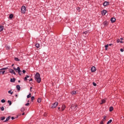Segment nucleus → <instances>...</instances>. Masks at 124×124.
Returning a JSON list of instances; mask_svg holds the SVG:
<instances>
[{
    "label": "nucleus",
    "mask_w": 124,
    "mask_h": 124,
    "mask_svg": "<svg viewBox=\"0 0 124 124\" xmlns=\"http://www.w3.org/2000/svg\"><path fill=\"white\" fill-rule=\"evenodd\" d=\"M35 80L37 81V83H40L41 82V78H40V74L37 73L35 75Z\"/></svg>",
    "instance_id": "f257e3e1"
},
{
    "label": "nucleus",
    "mask_w": 124,
    "mask_h": 124,
    "mask_svg": "<svg viewBox=\"0 0 124 124\" xmlns=\"http://www.w3.org/2000/svg\"><path fill=\"white\" fill-rule=\"evenodd\" d=\"M77 108H78L77 105H72L71 107L72 111H76V110H77Z\"/></svg>",
    "instance_id": "f03ea898"
},
{
    "label": "nucleus",
    "mask_w": 124,
    "mask_h": 124,
    "mask_svg": "<svg viewBox=\"0 0 124 124\" xmlns=\"http://www.w3.org/2000/svg\"><path fill=\"white\" fill-rule=\"evenodd\" d=\"M26 11H27V9L26 8V7L25 6H23L21 7V13H23L24 14L26 13Z\"/></svg>",
    "instance_id": "7ed1b4c3"
},
{
    "label": "nucleus",
    "mask_w": 124,
    "mask_h": 124,
    "mask_svg": "<svg viewBox=\"0 0 124 124\" xmlns=\"http://www.w3.org/2000/svg\"><path fill=\"white\" fill-rule=\"evenodd\" d=\"M58 104H59V103H58V102H56L55 103H54L52 106V108L53 109H54V108H56L57 107V106H58Z\"/></svg>",
    "instance_id": "20e7f679"
},
{
    "label": "nucleus",
    "mask_w": 124,
    "mask_h": 124,
    "mask_svg": "<svg viewBox=\"0 0 124 124\" xmlns=\"http://www.w3.org/2000/svg\"><path fill=\"white\" fill-rule=\"evenodd\" d=\"M9 71L10 73H11L12 74H14V75H16V73L14 71V70L12 69H10L9 70Z\"/></svg>",
    "instance_id": "39448f33"
},
{
    "label": "nucleus",
    "mask_w": 124,
    "mask_h": 124,
    "mask_svg": "<svg viewBox=\"0 0 124 124\" xmlns=\"http://www.w3.org/2000/svg\"><path fill=\"white\" fill-rule=\"evenodd\" d=\"M91 71L92 72H95V71H96V68L94 66H93L91 68Z\"/></svg>",
    "instance_id": "423d86ee"
},
{
    "label": "nucleus",
    "mask_w": 124,
    "mask_h": 124,
    "mask_svg": "<svg viewBox=\"0 0 124 124\" xmlns=\"http://www.w3.org/2000/svg\"><path fill=\"white\" fill-rule=\"evenodd\" d=\"M110 21H111V23H114V22L116 21V18L115 17H112L110 19Z\"/></svg>",
    "instance_id": "0eeeda50"
},
{
    "label": "nucleus",
    "mask_w": 124,
    "mask_h": 124,
    "mask_svg": "<svg viewBox=\"0 0 124 124\" xmlns=\"http://www.w3.org/2000/svg\"><path fill=\"white\" fill-rule=\"evenodd\" d=\"M17 71H18V73L19 75H21V72H22V71H21V70L19 67H17Z\"/></svg>",
    "instance_id": "6e6552de"
},
{
    "label": "nucleus",
    "mask_w": 124,
    "mask_h": 124,
    "mask_svg": "<svg viewBox=\"0 0 124 124\" xmlns=\"http://www.w3.org/2000/svg\"><path fill=\"white\" fill-rule=\"evenodd\" d=\"M109 2L105 1L103 5L104 6H107V5H109Z\"/></svg>",
    "instance_id": "1a4fd4ad"
},
{
    "label": "nucleus",
    "mask_w": 124,
    "mask_h": 124,
    "mask_svg": "<svg viewBox=\"0 0 124 124\" xmlns=\"http://www.w3.org/2000/svg\"><path fill=\"white\" fill-rule=\"evenodd\" d=\"M10 118H11V117L10 116H9L8 117H7L5 121H4V123H6V122H8V121L10 120Z\"/></svg>",
    "instance_id": "9d476101"
},
{
    "label": "nucleus",
    "mask_w": 124,
    "mask_h": 124,
    "mask_svg": "<svg viewBox=\"0 0 124 124\" xmlns=\"http://www.w3.org/2000/svg\"><path fill=\"white\" fill-rule=\"evenodd\" d=\"M107 13V12L106 11V10L102 11V12H101L102 15L103 16L105 15Z\"/></svg>",
    "instance_id": "9b49d317"
},
{
    "label": "nucleus",
    "mask_w": 124,
    "mask_h": 124,
    "mask_svg": "<svg viewBox=\"0 0 124 124\" xmlns=\"http://www.w3.org/2000/svg\"><path fill=\"white\" fill-rule=\"evenodd\" d=\"M103 25L104 26H108V21H105L103 22Z\"/></svg>",
    "instance_id": "f8f14e48"
},
{
    "label": "nucleus",
    "mask_w": 124,
    "mask_h": 124,
    "mask_svg": "<svg viewBox=\"0 0 124 124\" xmlns=\"http://www.w3.org/2000/svg\"><path fill=\"white\" fill-rule=\"evenodd\" d=\"M64 109H65V106L64 105H62V111H63V110H64Z\"/></svg>",
    "instance_id": "ddd939ff"
},
{
    "label": "nucleus",
    "mask_w": 124,
    "mask_h": 124,
    "mask_svg": "<svg viewBox=\"0 0 124 124\" xmlns=\"http://www.w3.org/2000/svg\"><path fill=\"white\" fill-rule=\"evenodd\" d=\"M16 89H17V91H20V90H21V87H20V85H17Z\"/></svg>",
    "instance_id": "4468645a"
},
{
    "label": "nucleus",
    "mask_w": 124,
    "mask_h": 124,
    "mask_svg": "<svg viewBox=\"0 0 124 124\" xmlns=\"http://www.w3.org/2000/svg\"><path fill=\"white\" fill-rule=\"evenodd\" d=\"M3 31V26H0V31Z\"/></svg>",
    "instance_id": "2eb2a0df"
},
{
    "label": "nucleus",
    "mask_w": 124,
    "mask_h": 124,
    "mask_svg": "<svg viewBox=\"0 0 124 124\" xmlns=\"http://www.w3.org/2000/svg\"><path fill=\"white\" fill-rule=\"evenodd\" d=\"M10 82H15V78H11Z\"/></svg>",
    "instance_id": "dca6fc26"
},
{
    "label": "nucleus",
    "mask_w": 124,
    "mask_h": 124,
    "mask_svg": "<svg viewBox=\"0 0 124 124\" xmlns=\"http://www.w3.org/2000/svg\"><path fill=\"white\" fill-rule=\"evenodd\" d=\"M106 102V101L104 99L102 100V102L100 103V104H103V103H105Z\"/></svg>",
    "instance_id": "f3484780"
},
{
    "label": "nucleus",
    "mask_w": 124,
    "mask_h": 124,
    "mask_svg": "<svg viewBox=\"0 0 124 124\" xmlns=\"http://www.w3.org/2000/svg\"><path fill=\"white\" fill-rule=\"evenodd\" d=\"M35 46H36V48H39V47H40L39 44H36Z\"/></svg>",
    "instance_id": "a211bd4d"
},
{
    "label": "nucleus",
    "mask_w": 124,
    "mask_h": 124,
    "mask_svg": "<svg viewBox=\"0 0 124 124\" xmlns=\"http://www.w3.org/2000/svg\"><path fill=\"white\" fill-rule=\"evenodd\" d=\"M37 102H38V103H40V102H41V98H38Z\"/></svg>",
    "instance_id": "6ab92c4d"
},
{
    "label": "nucleus",
    "mask_w": 124,
    "mask_h": 124,
    "mask_svg": "<svg viewBox=\"0 0 124 124\" xmlns=\"http://www.w3.org/2000/svg\"><path fill=\"white\" fill-rule=\"evenodd\" d=\"M84 34H85V35H87V34H89V31H86L83 32Z\"/></svg>",
    "instance_id": "aec40b11"
},
{
    "label": "nucleus",
    "mask_w": 124,
    "mask_h": 124,
    "mask_svg": "<svg viewBox=\"0 0 124 124\" xmlns=\"http://www.w3.org/2000/svg\"><path fill=\"white\" fill-rule=\"evenodd\" d=\"M6 69H8V67L3 68L2 69H0V70H6Z\"/></svg>",
    "instance_id": "412c9836"
},
{
    "label": "nucleus",
    "mask_w": 124,
    "mask_h": 124,
    "mask_svg": "<svg viewBox=\"0 0 124 124\" xmlns=\"http://www.w3.org/2000/svg\"><path fill=\"white\" fill-rule=\"evenodd\" d=\"M76 93H77V92L75 91H74L71 92L72 94H76Z\"/></svg>",
    "instance_id": "4be33fe9"
},
{
    "label": "nucleus",
    "mask_w": 124,
    "mask_h": 124,
    "mask_svg": "<svg viewBox=\"0 0 124 124\" xmlns=\"http://www.w3.org/2000/svg\"><path fill=\"white\" fill-rule=\"evenodd\" d=\"M12 92V90H10L8 91V93H10V94H13V92Z\"/></svg>",
    "instance_id": "5701e85b"
},
{
    "label": "nucleus",
    "mask_w": 124,
    "mask_h": 124,
    "mask_svg": "<svg viewBox=\"0 0 124 124\" xmlns=\"http://www.w3.org/2000/svg\"><path fill=\"white\" fill-rule=\"evenodd\" d=\"M9 18H10V19H12V18H13V15L11 14V15L9 16Z\"/></svg>",
    "instance_id": "b1692460"
},
{
    "label": "nucleus",
    "mask_w": 124,
    "mask_h": 124,
    "mask_svg": "<svg viewBox=\"0 0 124 124\" xmlns=\"http://www.w3.org/2000/svg\"><path fill=\"white\" fill-rule=\"evenodd\" d=\"M20 111L21 112H24L25 111V108H22L20 109Z\"/></svg>",
    "instance_id": "393cba45"
},
{
    "label": "nucleus",
    "mask_w": 124,
    "mask_h": 124,
    "mask_svg": "<svg viewBox=\"0 0 124 124\" xmlns=\"http://www.w3.org/2000/svg\"><path fill=\"white\" fill-rule=\"evenodd\" d=\"M8 103H9V105H11L12 104V102H11V101H8Z\"/></svg>",
    "instance_id": "a878e982"
},
{
    "label": "nucleus",
    "mask_w": 124,
    "mask_h": 124,
    "mask_svg": "<svg viewBox=\"0 0 124 124\" xmlns=\"http://www.w3.org/2000/svg\"><path fill=\"white\" fill-rule=\"evenodd\" d=\"M112 123V119H110L109 121H108L107 123V124H111Z\"/></svg>",
    "instance_id": "bb28decb"
},
{
    "label": "nucleus",
    "mask_w": 124,
    "mask_h": 124,
    "mask_svg": "<svg viewBox=\"0 0 124 124\" xmlns=\"http://www.w3.org/2000/svg\"><path fill=\"white\" fill-rule=\"evenodd\" d=\"M15 61H16V62H18L19 61H20V60H19V59L18 58H15Z\"/></svg>",
    "instance_id": "cd10ccee"
},
{
    "label": "nucleus",
    "mask_w": 124,
    "mask_h": 124,
    "mask_svg": "<svg viewBox=\"0 0 124 124\" xmlns=\"http://www.w3.org/2000/svg\"><path fill=\"white\" fill-rule=\"evenodd\" d=\"M109 111L110 112H112V111H113V107H111L109 108Z\"/></svg>",
    "instance_id": "c85d7f7f"
},
{
    "label": "nucleus",
    "mask_w": 124,
    "mask_h": 124,
    "mask_svg": "<svg viewBox=\"0 0 124 124\" xmlns=\"http://www.w3.org/2000/svg\"><path fill=\"white\" fill-rule=\"evenodd\" d=\"M1 121H4V120H5V117H1L0 118Z\"/></svg>",
    "instance_id": "c756f323"
},
{
    "label": "nucleus",
    "mask_w": 124,
    "mask_h": 124,
    "mask_svg": "<svg viewBox=\"0 0 124 124\" xmlns=\"http://www.w3.org/2000/svg\"><path fill=\"white\" fill-rule=\"evenodd\" d=\"M31 96V94L30 93L28 96H27V98H30Z\"/></svg>",
    "instance_id": "7c9ffc66"
},
{
    "label": "nucleus",
    "mask_w": 124,
    "mask_h": 124,
    "mask_svg": "<svg viewBox=\"0 0 124 124\" xmlns=\"http://www.w3.org/2000/svg\"><path fill=\"white\" fill-rule=\"evenodd\" d=\"M104 121H106V116H104V118L103 119V122H104Z\"/></svg>",
    "instance_id": "2f4dec72"
},
{
    "label": "nucleus",
    "mask_w": 124,
    "mask_h": 124,
    "mask_svg": "<svg viewBox=\"0 0 124 124\" xmlns=\"http://www.w3.org/2000/svg\"><path fill=\"white\" fill-rule=\"evenodd\" d=\"M31 101H33L34 100V96H32L31 98Z\"/></svg>",
    "instance_id": "473e14b6"
},
{
    "label": "nucleus",
    "mask_w": 124,
    "mask_h": 124,
    "mask_svg": "<svg viewBox=\"0 0 124 124\" xmlns=\"http://www.w3.org/2000/svg\"><path fill=\"white\" fill-rule=\"evenodd\" d=\"M1 102H2V103H4L5 102V100L4 99H2L1 100Z\"/></svg>",
    "instance_id": "72a5a7b5"
},
{
    "label": "nucleus",
    "mask_w": 124,
    "mask_h": 124,
    "mask_svg": "<svg viewBox=\"0 0 124 124\" xmlns=\"http://www.w3.org/2000/svg\"><path fill=\"white\" fill-rule=\"evenodd\" d=\"M1 111H4V108L3 107L0 108Z\"/></svg>",
    "instance_id": "f704fd0d"
},
{
    "label": "nucleus",
    "mask_w": 124,
    "mask_h": 124,
    "mask_svg": "<svg viewBox=\"0 0 124 124\" xmlns=\"http://www.w3.org/2000/svg\"><path fill=\"white\" fill-rule=\"evenodd\" d=\"M0 72H1V74H2V75H3V74H4V73H5V72L4 71H0Z\"/></svg>",
    "instance_id": "c9c22d12"
},
{
    "label": "nucleus",
    "mask_w": 124,
    "mask_h": 124,
    "mask_svg": "<svg viewBox=\"0 0 124 124\" xmlns=\"http://www.w3.org/2000/svg\"><path fill=\"white\" fill-rule=\"evenodd\" d=\"M77 9L78 11L80 12V7H77Z\"/></svg>",
    "instance_id": "e433bc0d"
},
{
    "label": "nucleus",
    "mask_w": 124,
    "mask_h": 124,
    "mask_svg": "<svg viewBox=\"0 0 124 124\" xmlns=\"http://www.w3.org/2000/svg\"><path fill=\"white\" fill-rule=\"evenodd\" d=\"M93 85L94 87H96V83H95V82H93Z\"/></svg>",
    "instance_id": "4c0bfd02"
},
{
    "label": "nucleus",
    "mask_w": 124,
    "mask_h": 124,
    "mask_svg": "<svg viewBox=\"0 0 124 124\" xmlns=\"http://www.w3.org/2000/svg\"><path fill=\"white\" fill-rule=\"evenodd\" d=\"M29 105H30V103H27L25 104V106H29Z\"/></svg>",
    "instance_id": "58836bf2"
},
{
    "label": "nucleus",
    "mask_w": 124,
    "mask_h": 124,
    "mask_svg": "<svg viewBox=\"0 0 124 124\" xmlns=\"http://www.w3.org/2000/svg\"><path fill=\"white\" fill-rule=\"evenodd\" d=\"M28 80V78H27L26 77L25 78H24V81H27Z\"/></svg>",
    "instance_id": "ea45409f"
},
{
    "label": "nucleus",
    "mask_w": 124,
    "mask_h": 124,
    "mask_svg": "<svg viewBox=\"0 0 124 124\" xmlns=\"http://www.w3.org/2000/svg\"><path fill=\"white\" fill-rule=\"evenodd\" d=\"M14 70H15L16 71H17V70H18V68H15V67H14Z\"/></svg>",
    "instance_id": "a19ab883"
},
{
    "label": "nucleus",
    "mask_w": 124,
    "mask_h": 124,
    "mask_svg": "<svg viewBox=\"0 0 124 124\" xmlns=\"http://www.w3.org/2000/svg\"><path fill=\"white\" fill-rule=\"evenodd\" d=\"M105 48H107L108 47H109V45H107L105 46Z\"/></svg>",
    "instance_id": "79ce46f5"
},
{
    "label": "nucleus",
    "mask_w": 124,
    "mask_h": 124,
    "mask_svg": "<svg viewBox=\"0 0 124 124\" xmlns=\"http://www.w3.org/2000/svg\"><path fill=\"white\" fill-rule=\"evenodd\" d=\"M120 51H121V52H124V49L121 48Z\"/></svg>",
    "instance_id": "37998d69"
},
{
    "label": "nucleus",
    "mask_w": 124,
    "mask_h": 124,
    "mask_svg": "<svg viewBox=\"0 0 124 124\" xmlns=\"http://www.w3.org/2000/svg\"><path fill=\"white\" fill-rule=\"evenodd\" d=\"M22 72H23V73H24V74L26 73V70H23L22 71Z\"/></svg>",
    "instance_id": "c03bdc74"
},
{
    "label": "nucleus",
    "mask_w": 124,
    "mask_h": 124,
    "mask_svg": "<svg viewBox=\"0 0 124 124\" xmlns=\"http://www.w3.org/2000/svg\"><path fill=\"white\" fill-rule=\"evenodd\" d=\"M120 39H118V40H117V43H119V42H120Z\"/></svg>",
    "instance_id": "a18cd8bd"
},
{
    "label": "nucleus",
    "mask_w": 124,
    "mask_h": 124,
    "mask_svg": "<svg viewBox=\"0 0 124 124\" xmlns=\"http://www.w3.org/2000/svg\"><path fill=\"white\" fill-rule=\"evenodd\" d=\"M11 119H12V120H14L15 119V118H14V117H12Z\"/></svg>",
    "instance_id": "49530a36"
},
{
    "label": "nucleus",
    "mask_w": 124,
    "mask_h": 124,
    "mask_svg": "<svg viewBox=\"0 0 124 124\" xmlns=\"http://www.w3.org/2000/svg\"><path fill=\"white\" fill-rule=\"evenodd\" d=\"M100 124H104L103 123V121H101V123H100Z\"/></svg>",
    "instance_id": "de8ad7c7"
},
{
    "label": "nucleus",
    "mask_w": 124,
    "mask_h": 124,
    "mask_svg": "<svg viewBox=\"0 0 124 124\" xmlns=\"http://www.w3.org/2000/svg\"><path fill=\"white\" fill-rule=\"evenodd\" d=\"M26 77L27 78H30V76H28V75L26 76Z\"/></svg>",
    "instance_id": "09e8293b"
},
{
    "label": "nucleus",
    "mask_w": 124,
    "mask_h": 124,
    "mask_svg": "<svg viewBox=\"0 0 124 124\" xmlns=\"http://www.w3.org/2000/svg\"><path fill=\"white\" fill-rule=\"evenodd\" d=\"M31 89H32V87H31L30 88V91H31Z\"/></svg>",
    "instance_id": "8fccbe9b"
},
{
    "label": "nucleus",
    "mask_w": 124,
    "mask_h": 124,
    "mask_svg": "<svg viewBox=\"0 0 124 124\" xmlns=\"http://www.w3.org/2000/svg\"><path fill=\"white\" fill-rule=\"evenodd\" d=\"M112 45H113V44H110L109 45V46H112Z\"/></svg>",
    "instance_id": "3c124183"
},
{
    "label": "nucleus",
    "mask_w": 124,
    "mask_h": 124,
    "mask_svg": "<svg viewBox=\"0 0 124 124\" xmlns=\"http://www.w3.org/2000/svg\"><path fill=\"white\" fill-rule=\"evenodd\" d=\"M120 42L121 43H124V42H123L122 41H120Z\"/></svg>",
    "instance_id": "603ef678"
},
{
    "label": "nucleus",
    "mask_w": 124,
    "mask_h": 124,
    "mask_svg": "<svg viewBox=\"0 0 124 124\" xmlns=\"http://www.w3.org/2000/svg\"><path fill=\"white\" fill-rule=\"evenodd\" d=\"M29 81H32V78H31V79H30V80H29Z\"/></svg>",
    "instance_id": "864d4df0"
},
{
    "label": "nucleus",
    "mask_w": 124,
    "mask_h": 124,
    "mask_svg": "<svg viewBox=\"0 0 124 124\" xmlns=\"http://www.w3.org/2000/svg\"><path fill=\"white\" fill-rule=\"evenodd\" d=\"M7 49H10V47H9V46L7 47Z\"/></svg>",
    "instance_id": "5fc2aeb1"
},
{
    "label": "nucleus",
    "mask_w": 124,
    "mask_h": 124,
    "mask_svg": "<svg viewBox=\"0 0 124 124\" xmlns=\"http://www.w3.org/2000/svg\"><path fill=\"white\" fill-rule=\"evenodd\" d=\"M120 39H121V40H123V39H124V38H121Z\"/></svg>",
    "instance_id": "6e6d98bb"
},
{
    "label": "nucleus",
    "mask_w": 124,
    "mask_h": 124,
    "mask_svg": "<svg viewBox=\"0 0 124 124\" xmlns=\"http://www.w3.org/2000/svg\"><path fill=\"white\" fill-rule=\"evenodd\" d=\"M16 97H18V95H17V94L16 95Z\"/></svg>",
    "instance_id": "4d7b16f0"
},
{
    "label": "nucleus",
    "mask_w": 124,
    "mask_h": 124,
    "mask_svg": "<svg viewBox=\"0 0 124 124\" xmlns=\"http://www.w3.org/2000/svg\"><path fill=\"white\" fill-rule=\"evenodd\" d=\"M24 115H25V113H22V116H24Z\"/></svg>",
    "instance_id": "13d9d810"
},
{
    "label": "nucleus",
    "mask_w": 124,
    "mask_h": 124,
    "mask_svg": "<svg viewBox=\"0 0 124 124\" xmlns=\"http://www.w3.org/2000/svg\"><path fill=\"white\" fill-rule=\"evenodd\" d=\"M60 109H61L60 108H58V110H60Z\"/></svg>",
    "instance_id": "bf43d9fd"
},
{
    "label": "nucleus",
    "mask_w": 124,
    "mask_h": 124,
    "mask_svg": "<svg viewBox=\"0 0 124 124\" xmlns=\"http://www.w3.org/2000/svg\"><path fill=\"white\" fill-rule=\"evenodd\" d=\"M14 65V64H13L12 65V66H13Z\"/></svg>",
    "instance_id": "052dcab7"
},
{
    "label": "nucleus",
    "mask_w": 124,
    "mask_h": 124,
    "mask_svg": "<svg viewBox=\"0 0 124 124\" xmlns=\"http://www.w3.org/2000/svg\"><path fill=\"white\" fill-rule=\"evenodd\" d=\"M20 82H21V81H20V80H18V82H19V83H20Z\"/></svg>",
    "instance_id": "680f3d73"
},
{
    "label": "nucleus",
    "mask_w": 124,
    "mask_h": 124,
    "mask_svg": "<svg viewBox=\"0 0 124 124\" xmlns=\"http://www.w3.org/2000/svg\"><path fill=\"white\" fill-rule=\"evenodd\" d=\"M0 74H1V72H0Z\"/></svg>",
    "instance_id": "e2e57ef3"
},
{
    "label": "nucleus",
    "mask_w": 124,
    "mask_h": 124,
    "mask_svg": "<svg viewBox=\"0 0 124 124\" xmlns=\"http://www.w3.org/2000/svg\"><path fill=\"white\" fill-rule=\"evenodd\" d=\"M106 50H107V48L106 47Z\"/></svg>",
    "instance_id": "0e129e2a"
}]
</instances>
